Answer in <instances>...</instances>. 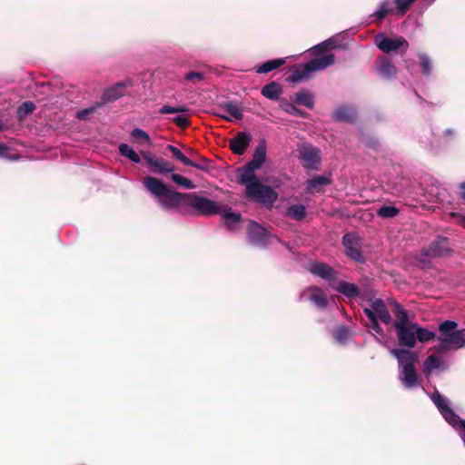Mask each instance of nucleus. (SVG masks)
Listing matches in <instances>:
<instances>
[{"label": "nucleus", "instance_id": "51", "mask_svg": "<svg viewBox=\"0 0 465 465\" xmlns=\"http://www.w3.org/2000/svg\"><path fill=\"white\" fill-rule=\"evenodd\" d=\"M185 80L192 82L193 84L203 81L204 76L203 74L199 72H189L184 76Z\"/></svg>", "mask_w": 465, "mask_h": 465}, {"label": "nucleus", "instance_id": "4", "mask_svg": "<svg viewBox=\"0 0 465 465\" xmlns=\"http://www.w3.org/2000/svg\"><path fill=\"white\" fill-rule=\"evenodd\" d=\"M440 335L437 340L440 342L448 343L450 348L459 350L465 347L464 329H458V323L454 321L447 320L439 325Z\"/></svg>", "mask_w": 465, "mask_h": 465}, {"label": "nucleus", "instance_id": "12", "mask_svg": "<svg viewBox=\"0 0 465 465\" xmlns=\"http://www.w3.org/2000/svg\"><path fill=\"white\" fill-rule=\"evenodd\" d=\"M248 237L252 243L265 245L269 238V232L259 223L251 222L247 229Z\"/></svg>", "mask_w": 465, "mask_h": 465}, {"label": "nucleus", "instance_id": "33", "mask_svg": "<svg viewBox=\"0 0 465 465\" xmlns=\"http://www.w3.org/2000/svg\"><path fill=\"white\" fill-rule=\"evenodd\" d=\"M280 107L287 114L294 116L305 117L307 114L297 108L293 104L288 102L285 98L280 100Z\"/></svg>", "mask_w": 465, "mask_h": 465}, {"label": "nucleus", "instance_id": "54", "mask_svg": "<svg viewBox=\"0 0 465 465\" xmlns=\"http://www.w3.org/2000/svg\"><path fill=\"white\" fill-rule=\"evenodd\" d=\"M94 111V109L93 107L84 109L77 113V118L81 119V120H84V119H86L87 115L92 114Z\"/></svg>", "mask_w": 465, "mask_h": 465}, {"label": "nucleus", "instance_id": "5", "mask_svg": "<svg viewBox=\"0 0 465 465\" xmlns=\"http://www.w3.org/2000/svg\"><path fill=\"white\" fill-rule=\"evenodd\" d=\"M342 245L345 248L346 255L361 263L365 262L361 252L362 238L355 232H348L342 236Z\"/></svg>", "mask_w": 465, "mask_h": 465}, {"label": "nucleus", "instance_id": "46", "mask_svg": "<svg viewBox=\"0 0 465 465\" xmlns=\"http://www.w3.org/2000/svg\"><path fill=\"white\" fill-rule=\"evenodd\" d=\"M35 109V105L34 103L30 101L24 102L19 107H18V115L20 118H24L26 115L32 114Z\"/></svg>", "mask_w": 465, "mask_h": 465}, {"label": "nucleus", "instance_id": "27", "mask_svg": "<svg viewBox=\"0 0 465 465\" xmlns=\"http://www.w3.org/2000/svg\"><path fill=\"white\" fill-rule=\"evenodd\" d=\"M440 414L443 416L445 420L456 430L460 429L462 426V422L465 421V420L456 414L450 407L446 409Z\"/></svg>", "mask_w": 465, "mask_h": 465}, {"label": "nucleus", "instance_id": "59", "mask_svg": "<svg viewBox=\"0 0 465 465\" xmlns=\"http://www.w3.org/2000/svg\"><path fill=\"white\" fill-rule=\"evenodd\" d=\"M8 150V147L4 144V143H0V156H4L5 154V153L7 152Z\"/></svg>", "mask_w": 465, "mask_h": 465}, {"label": "nucleus", "instance_id": "20", "mask_svg": "<svg viewBox=\"0 0 465 465\" xmlns=\"http://www.w3.org/2000/svg\"><path fill=\"white\" fill-rule=\"evenodd\" d=\"M376 63L378 64V71L382 76L390 78L396 74L397 68L391 63L390 58L386 56H381L377 59Z\"/></svg>", "mask_w": 465, "mask_h": 465}, {"label": "nucleus", "instance_id": "31", "mask_svg": "<svg viewBox=\"0 0 465 465\" xmlns=\"http://www.w3.org/2000/svg\"><path fill=\"white\" fill-rule=\"evenodd\" d=\"M286 214L295 221H302L306 217V208L302 204H293L287 208Z\"/></svg>", "mask_w": 465, "mask_h": 465}, {"label": "nucleus", "instance_id": "17", "mask_svg": "<svg viewBox=\"0 0 465 465\" xmlns=\"http://www.w3.org/2000/svg\"><path fill=\"white\" fill-rule=\"evenodd\" d=\"M258 170L254 168L252 165L246 163L243 167L238 169L239 180L238 183L242 185H244L247 188L248 184L255 183L259 180L257 175L255 174V171Z\"/></svg>", "mask_w": 465, "mask_h": 465}, {"label": "nucleus", "instance_id": "49", "mask_svg": "<svg viewBox=\"0 0 465 465\" xmlns=\"http://www.w3.org/2000/svg\"><path fill=\"white\" fill-rule=\"evenodd\" d=\"M391 11L386 3H381L379 9L371 15L375 16L378 22L382 21Z\"/></svg>", "mask_w": 465, "mask_h": 465}, {"label": "nucleus", "instance_id": "11", "mask_svg": "<svg viewBox=\"0 0 465 465\" xmlns=\"http://www.w3.org/2000/svg\"><path fill=\"white\" fill-rule=\"evenodd\" d=\"M134 85V81L126 79L122 82H118L112 87L106 89L103 95L102 100L104 103H112L126 94V89Z\"/></svg>", "mask_w": 465, "mask_h": 465}, {"label": "nucleus", "instance_id": "60", "mask_svg": "<svg viewBox=\"0 0 465 465\" xmlns=\"http://www.w3.org/2000/svg\"><path fill=\"white\" fill-rule=\"evenodd\" d=\"M446 134H452V132H451L450 130H447V131H446Z\"/></svg>", "mask_w": 465, "mask_h": 465}, {"label": "nucleus", "instance_id": "2", "mask_svg": "<svg viewBox=\"0 0 465 465\" xmlns=\"http://www.w3.org/2000/svg\"><path fill=\"white\" fill-rule=\"evenodd\" d=\"M335 57L332 54H326L322 57H316L310 62L299 65L287 77V82L291 84H298L309 77L312 72L322 70L334 64Z\"/></svg>", "mask_w": 465, "mask_h": 465}, {"label": "nucleus", "instance_id": "44", "mask_svg": "<svg viewBox=\"0 0 465 465\" xmlns=\"http://www.w3.org/2000/svg\"><path fill=\"white\" fill-rule=\"evenodd\" d=\"M187 166H191L203 172H209L211 169L210 161L203 156H198L196 161H193V164H188Z\"/></svg>", "mask_w": 465, "mask_h": 465}, {"label": "nucleus", "instance_id": "26", "mask_svg": "<svg viewBox=\"0 0 465 465\" xmlns=\"http://www.w3.org/2000/svg\"><path fill=\"white\" fill-rule=\"evenodd\" d=\"M331 179L325 175H317L313 176L312 179H309L307 181L308 184V191L313 192V191H320V187L330 185L331 183Z\"/></svg>", "mask_w": 465, "mask_h": 465}, {"label": "nucleus", "instance_id": "40", "mask_svg": "<svg viewBox=\"0 0 465 465\" xmlns=\"http://www.w3.org/2000/svg\"><path fill=\"white\" fill-rule=\"evenodd\" d=\"M440 364V360L436 355H430L424 361V370L425 373L430 372L432 370L438 369Z\"/></svg>", "mask_w": 465, "mask_h": 465}, {"label": "nucleus", "instance_id": "57", "mask_svg": "<svg viewBox=\"0 0 465 465\" xmlns=\"http://www.w3.org/2000/svg\"><path fill=\"white\" fill-rule=\"evenodd\" d=\"M452 216H455V217H459L460 218V224L462 225L464 228H465V216L464 215H460L459 213H451Z\"/></svg>", "mask_w": 465, "mask_h": 465}, {"label": "nucleus", "instance_id": "22", "mask_svg": "<svg viewBox=\"0 0 465 465\" xmlns=\"http://www.w3.org/2000/svg\"><path fill=\"white\" fill-rule=\"evenodd\" d=\"M282 93V86L275 81L265 84L261 90V94L270 100H279Z\"/></svg>", "mask_w": 465, "mask_h": 465}, {"label": "nucleus", "instance_id": "58", "mask_svg": "<svg viewBox=\"0 0 465 465\" xmlns=\"http://www.w3.org/2000/svg\"><path fill=\"white\" fill-rule=\"evenodd\" d=\"M338 334H339V338L341 339V338L347 336L348 331L345 327H343L338 331Z\"/></svg>", "mask_w": 465, "mask_h": 465}, {"label": "nucleus", "instance_id": "24", "mask_svg": "<svg viewBox=\"0 0 465 465\" xmlns=\"http://www.w3.org/2000/svg\"><path fill=\"white\" fill-rule=\"evenodd\" d=\"M310 290L312 292L310 295V301L321 309L326 308L328 305V299L322 290L317 286H312Z\"/></svg>", "mask_w": 465, "mask_h": 465}, {"label": "nucleus", "instance_id": "13", "mask_svg": "<svg viewBox=\"0 0 465 465\" xmlns=\"http://www.w3.org/2000/svg\"><path fill=\"white\" fill-rule=\"evenodd\" d=\"M400 380L406 389L416 388L420 385V378L415 366H403L401 371Z\"/></svg>", "mask_w": 465, "mask_h": 465}, {"label": "nucleus", "instance_id": "10", "mask_svg": "<svg viewBox=\"0 0 465 465\" xmlns=\"http://www.w3.org/2000/svg\"><path fill=\"white\" fill-rule=\"evenodd\" d=\"M412 325H416V322L394 328L400 346L406 348H414L416 346V327Z\"/></svg>", "mask_w": 465, "mask_h": 465}, {"label": "nucleus", "instance_id": "23", "mask_svg": "<svg viewBox=\"0 0 465 465\" xmlns=\"http://www.w3.org/2000/svg\"><path fill=\"white\" fill-rule=\"evenodd\" d=\"M266 160V143L262 140L255 148L252 158L247 163L252 165L254 168L260 169Z\"/></svg>", "mask_w": 465, "mask_h": 465}, {"label": "nucleus", "instance_id": "41", "mask_svg": "<svg viewBox=\"0 0 465 465\" xmlns=\"http://www.w3.org/2000/svg\"><path fill=\"white\" fill-rule=\"evenodd\" d=\"M336 46L335 45V41L333 38H329L322 43H320L319 45H315L313 48H312V51L315 54H320L323 52H326L330 49H332Z\"/></svg>", "mask_w": 465, "mask_h": 465}, {"label": "nucleus", "instance_id": "16", "mask_svg": "<svg viewBox=\"0 0 465 465\" xmlns=\"http://www.w3.org/2000/svg\"><path fill=\"white\" fill-rule=\"evenodd\" d=\"M310 272L311 273L330 282L335 281L338 278V272L332 267L324 262H312L311 264Z\"/></svg>", "mask_w": 465, "mask_h": 465}, {"label": "nucleus", "instance_id": "36", "mask_svg": "<svg viewBox=\"0 0 465 465\" xmlns=\"http://www.w3.org/2000/svg\"><path fill=\"white\" fill-rule=\"evenodd\" d=\"M223 106L225 112L227 114H229L234 119H236V120L242 119V117H243L242 109L239 105L232 103V102H227Z\"/></svg>", "mask_w": 465, "mask_h": 465}, {"label": "nucleus", "instance_id": "48", "mask_svg": "<svg viewBox=\"0 0 465 465\" xmlns=\"http://www.w3.org/2000/svg\"><path fill=\"white\" fill-rule=\"evenodd\" d=\"M370 309L372 310V312H374L376 315L381 313V312L388 310L384 301L380 298L374 299L371 302Z\"/></svg>", "mask_w": 465, "mask_h": 465}, {"label": "nucleus", "instance_id": "35", "mask_svg": "<svg viewBox=\"0 0 465 465\" xmlns=\"http://www.w3.org/2000/svg\"><path fill=\"white\" fill-rule=\"evenodd\" d=\"M421 73L425 76H430L432 71V63L430 58L424 53L418 54Z\"/></svg>", "mask_w": 465, "mask_h": 465}, {"label": "nucleus", "instance_id": "53", "mask_svg": "<svg viewBox=\"0 0 465 465\" xmlns=\"http://www.w3.org/2000/svg\"><path fill=\"white\" fill-rule=\"evenodd\" d=\"M435 351L439 353H445L448 351L453 350L448 343L440 342L437 346L434 347Z\"/></svg>", "mask_w": 465, "mask_h": 465}, {"label": "nucleus", "instance_id": "55", "mask_svg": "<svg viewBox=\"0 0 465 465\" xmlns=\"http://www.w3.org/2000/svg\"><path fill=\"white\" fill-rule=\"evenodd\" d=\"M366 145L375 151L379 150L380 148V143L378 140L374 139V138H371V139H369L367 142H366Z\"/></svg>", "mask_w": 465, "mask_h": 465}, {"label": "nucleus", "instance_id": "61", "mask_svg": "<svg viewBox=\"0 0 465 465\" xmlns=\"http://www.w3.org/2000/svg\"><path fill=\"white\" fill-rule=\"evenodd\" d=\"M3 130V124L0 123V131Z\"/></svg>", "mask_w": 465, "mask_h": 465}, {"label": "nucleus", "instance_id": "32", "mask_svg": "<svg viewBox=\"0 0 465 465\" xmlns=\"http://www.w3.org/2000/svg\"><path fill=\"white\" fill-rule=\"evenodd\" d=\"M363 312L370 321V323H366V326L368 328H370L371 330H372L377 334L381 335L383 333V331L379 324V321H378V317H377L376 313L374 312H372V310L368 309V308H364Z\"/></svg>", "mask_w": 465, "mask_h": 465}, {"label": "nucleus", "instance_id": "1", "mask_svg": "<svg viewBox=\"0 0 465 465\" xmlns=\"http://www.w3.org/2000/svg\"><path fill=\"white\" fill-rule=\"evenodd\" d=\"M144 187L155 197L162 208L169 210L178 207L183 200L199 213L206 216L219 214L222 206L208 198L198 196L195 193H183L171 190L162 180L147 176L143 182Z\"/></svg>", "mask_w": 465, "mask_h": 465}, {"label": "nucleus", "instance_id": "30", "mask_svg": "<svg viewBox=\"0 0 465 465\" xmlns=\"http://www.w3.org/2000/svg\"><path fill=\"white\" fill-rule=\"evenodd\" d=\"M413 327H416V341H419L420 342H428L430 341H432L436 338V334L434 331H431L428 330L427 328H424L418 324L416 322V325H412Z\"/></svg>", "mask_w": 465, "mask_h": 465}, {"label": "nucleus", "instance_id": "7", "mask_svg": "<svg viewBox=\"0 0 465 465\" xmlns=\"http://www.w3.org/2000/svg\"><path fill=\"white\" fill-rule=\"evenodd\" d=\"M374 41L377 47L385 54L395 52L401 48H403V52L405 53L409 47V43L402 36L389 38L381 35H378L375 36Z\"/></svg>", "mask_w": 465, "mask_h": 465}, {"label": "nucleus", "instance_id": "45", "mask_svg": "<svg viewBox=\"0 0 465 465\" xmlns=\"http://www.w3.org/2000/svg\"><path fill=\"white\" fill-rule=\"evenodd\" d=\"M190 109L186 105H179L176 107L170 106L168 104L163 105L159 113L162 114H176V113H187Z\"/></svg>", "mask_w": 465, "mask_h": 465}, {"label": "nucleus", "instance_id": "8", "mask_svg": "<svg viewBox=\"0 0 465 465\" xmlns=\"http://www.w3.org/2000/svg\"><path fill=\"white\" fill-rule=\"evenodd\" d=\"M451 252L447 237L438 236L428 247L421 250V254L428 259L442 257Z\"/></svg>", "mask_w": 465, "mask_h": 465}, {"label": "nucleus", "instance_id": "42", "mask_svg": "<svg viewBox=\"0 0 465 465\" xmlns=\"http://www.w3.org/2000/svg\"><path fill=\"white\" fill-rule=\"evenodd\" d=\"M171 179L175 183H177L178 185L185 188V189H193L195 188V184L193 183V181H191L190 179L188 178H185L183 177V175L181 174H178V173H173L171 175Z\"/></svg>", "mask_w": 465, "mask_h": 465}, {"label": "nucleus", "instance_id": "29", "mask_svg": "<svg viewBox=\"0 0 465 465\" xmlns=\"http://www.w3.org/2000/svg\"><path fill=\"white\" fill-rule=\"evenodd\" d=\"M295 102L309 109H312L314 106V96L311 92L302 90L295 94Z\"/></svg>", "mask_w": 465, "mask_h": 465}, {"label": "nucleus", "instance_id": "34", "mask_svg": "<svg viewBox=\"0 0 465 465\" xmlns=\"http://www.w3.org/2000/svg\"><path fill=\"white\" fill-rule=\"evenodd\" d=\"M118 149L121 155L128 158L132 162L135 163H139L141 162L139 154L127 143H120Z\"/></svg>", "mask_w": 465, "mask_h": 465}, {"label": "nucleus", "instance_id": "3", "mask_svg": "<svg viewBox=\"0 0 465 465\" xmlns=\"http://www.w3.org/2000/svg\"><path fill=\"white\" fill-rule=\"evenodd\" d=\"M244 195L253 203L267 208H272L278 199V193L271 186L263 184L261 181L251 183L245 188Z\"/></svg>", "mask_w": 465, "mask_h": 465}, {"label": "nucleus", "instance_id": "21", "mask_svg": "<svg viewBox=\"0 0 465 465\" xmlns=\"http://www.w3.org/2000/svg\"><path fill=\"white\" fill-rule=\"evenodd\" d=\"M335 290L349 299H355L361 296V291L357 285L345 281H341Z\"/></svg>", "mask_w": 465, "mask_h": 465}, {"label": "nucleus", "instance_id": "39", "mask_svg": "<svg viewBox=\"0 0 465 465\" xmlns=\"http://www.w3.org/2000/svg\"><path fill=\"white\" fill-rule=\"evenodd\" d=\"M131 136L141 144L151 143V139L148 134L140 128H134L131 133Z\"/></svg>", "mask_w": 465, "mask_h": 465}, {"label": "nucleus", "instance_id": "25", "mask_svg": "<svg viewBox=\"0 0 465 465\" xmlns=\"http://www.w3.org/2000/svg\"><path fill=\"white\" fill-rule=\"evenodd\" d=\"M222 215L225 224L228 227H232L235 225L236 223H240L242 216L240 213H235L232 210L231 207H224L221 209V213H219Z\"/></svg>", "mask_w": 465, "mask_h": 465}, {"label": "nucleus", "instance_id": "50", "mask_svg": "<svg viewBox=\"0 0 465 465\" xmlns=\"http://www.w3.org/2000/svg\"><path fill=\"white\" fill-rule=\"evenodd\" d=\"M173 123L182 128V129H185L187 128L189 125H190V120L185 117V116H183V115H177L175 117L173 118Z\"/></svg>", "mask_w": 465, "mask_h": 465}, {"label": "nucleus", "instance_id": "14", "mask_svg": "<svg viewBox=\"0 0 465 465\" xmlns=\"http://www.w3.org/2000/svg\"><path fill=\"white\" fill-rule=\"evenodd\" d=\"M252 142V135L246 132H239L230 140L229 147L235 154L242 155Z\"/></svg>", "mask_w": 465, "mask_h": 465}, {"label": "nucleus", "instance_id": "19", "mask_svg": "<svg viewBox=\"0 0 465 465\" xmlns=\"http://www.w3.org/2000/svg\"><path fill=\"white\" fill-rule=\"evenodd\" d=\"M393 310L392 312L397 318V321L394 322L393 327H399V326H405L409 325L411 323H413L410 320L409 312L405 310L399 302H393Z\"/></svg>", "mask_w": 465, "mask_h": 465}, {"label": "nucleus", "instance_id": "18", "mask_svg": "<svg viewBox=\"0 0 465 465\" xmlns=\"http://www.w3.org/2000/svg\"><path fill=\"white\" fill-rule=\"evenodd\" d=\"M332 119L338 122L354 123L356 120V112L351 106L341 105L333 112Z\"/></svg>", "mask_w": 465, "mask_h": 465}, {"label": "nucleus", "instance_id": "47", "mask_svg": "<svg viewBox=\"0 0 465 465\" xmlns=\"http://www.w3.org/2000/svg\"><path fill=\"white\" fill-rule=\"evenodd\" d=\"M416 2V0H394L398 9V14L404 15L409 8Z\"/></svg>", "mask_w": 465, "mask_h": 465}, {"label": "nucleus", "instance_id": "6", "mask_svg": "<svg viewBox=\"0 0 465 465\" xmlns=\"http://www.w3.org/2000/svg\"><path fill=\"white\" fill-rule=\"evenodd\" d=\"M299 159L305 169L318 170L321 163L320 150L311 144L302 145L299 148Z\"/></svg>", "mask_w": 465, "mask_h": 465}, {"label": "nucleus", "instance_id": "52", "mask_svg": "<svg viewBox=\"0 0 465 465\" xmlns=\"http://www.w3.org/2000/svg\"><path fill=\"white\" fill-rule=\"evenodd\" d=\"M378 320L380 319L383 323L389 324L391 322V316L389 310L381 312V313L377 315Z\"/></svg>", "mask_w": 465, "mask_h": 465}, {"label": "nucleus", "instance_id": "15", "mask_svg": "<svg viewBox=\"0 0 465 465\" xmlns=\"http://www.w3.org/2000/svg\"><path fill=\"white\" fill-rule=\"evenodd\" d=\"M410 349L411 348H395L391 350V354L398 360L401 368L407 365L414 366L419 360L418 353Z\"/></svg>", "mask_w": 465, "mask_h": 465}, {"label": "nucleus", "instance_id": "9", "mask_svg": "<svg viewBox=\"0 0 465 465\" xmlns=\"http://www.w3.org/2000/svg\"><path fill=\"white\" fill-rule=\"evenodd\" d=\"M141 153L147 163L152 167L153 173L164 174L172 173L174 170L173 163L163 158H158L150 152H142Z\"/></svg>", "mask_w": 465, "mask_h": 465}, {"label": "nucleus", "instance_id": "28", "mask_svg": "<svg viewBox=\"0 0 465 465\" xmlns=\"http://www.w3.org/2000/svg\"><path fill=\"white\" fill-rule=\"evenodd\" d=\"M285 64V58H278L273 60H269L261 64L256 68V73L258 74H267L270 73Z\"/></svg>", "mask_w": 465, "mask_h": 465}, {"label": "nucleus", "instance_id": "37", "mask_svg": "<svg viewBox=\"0 0 465 465\" xmlns=\"http://www.w3.org/2000/svg\"><path fill=\"white\" fill-rule=\"evenodd\" d=\"M400 213V210L395 206L383 205L378 209L377 214L381 218H394Z\"/></svg>", "mask_w": 465, "mask_h": 465}, {"label": "nucleus", "instance_id": "56", "mask_svg": "<svg viewBox=\"0 0 465 465\" xmlns=\"http://www.w3.org/2000/svg\"><path fill=\"white\" fill-rule=\"evenodd\" d=\"M460 192V198L463 201H465V182L460 183L459 185Z\"/></svg>", "mask_w": 465, "mask_h": 465}, {"label": "nucleus", "instance_id": "38", "mask_svg": "<svg viewBox=\"0 0 465 465\" xmlns=\"http://www.w3.org/2000/svg\"><path fill=\"white\" fill-rule=\"evenodd\" d=\"M168 151L173 154V157L183 163L184 165L193 164V161L189 159L187 156H185L181 150H179L177 147L169 144L167 146Z\"/></svg>", "mask_w": 465, "mask_h": 465}, {"label": "nucleus", "instance_id": "43", "mask_svg": "<svg viewBox=\"0 0 465 465\" xmlns=\"http://www.w3.org/2000/svg\"><path fill=\"white\" fill-rule=\"evenodd\" d=\"M431 401L440 413L450 407L447 404L445 398L437 391L432 394Z\"/></svg>", "mask_w": 465, "mask_h": 465}, {"label": "nucleus", "instance_id": "62", "mask_svg": "<svg viewBox=\"0 0 465 465\" xmlns=\"http://www.w3.org/2000/svg\"><path fill=\"white\" fill-rule=\"evenodd\" d=\"M463 337H464V341H465V329H464V334H463Z\"/></svg>", "mask_w": 465, "mask_h": 465}]
</instances>
